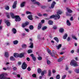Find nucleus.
<instances>
[{
  "instance_id": "obj_5",
  "label": "nucleus",
  "mask_w": 79,
  "mask_h": 79,
  "mask_svg": "<svg viewBox=\"0 0 79 79\" xmlns=\"http://www.w3.org/2000/svg\"><path fill=\"white\" fill-rule=\"evenodd\" d=\"M15 21H21V18L19 15H15Z\"/></svg>"
},
{
  "instance_id": "obj_33",
  "label": "nucleus",
  "mask_w": 79,
  "mask_h": 79,
  "mask_svg": "<svg viewBox=\"0 0 79 79\" xmlns=\"http://www.w3.org/2000/svg\"><path fill=\"white\" fill-rule=\"evenodd\" d=\"M46 62L47 64L48 65H49L51 64V62H50V61L48 60H47Z\"/></svg>"
},
{
  "instance_id": "obj_7",
  "label": "nucleus",
  "mask_w": 79,
  "mask_h": 79,
  "mask_svg": "<svg viewBox=\"0 0 79 79\" xmlns=\"http://www.w3.org/2000/svg\"><path fill=\"white\" fill-rule=\"evenodd\" d=\"M30 56L31 57L32 60L34 61H36V57L34 56V54H31Z\"/></svg>"
},
{
  "instance_id": "obj_39",
  "label": "nucleus",
  "mask_w": 79,
  "mask_h": 79,
  "mask_svg": "<svg viewBox=\"0 0 79 79\" xmlns=\"http://www.w3.org/2000/svg\"><path fill=\"white\" fill-rule=\"evenodd\" d=\"M47 27L46 26L43 27L42 28V30L43 31H44V30L47 29Z\"/></svg>"
},
{
  "instance_id": "obj_35",
  "label": "nucleus",
  "mask_w": 79,
  "mask_h": 79,
  "mask_svg": "<svg viewBox=\"0 0 79 79\" xmlns=\"http://www.w3.org/2000/svg\"><path fill=\"white\" fill-rule=\"evenodd\" d=\"M51 73L52 72H51V70H49L48 72V76H51Z\"/></svg>"
},
{
  "instance_id": "obj_41",
  "label": "nucleus",
  "mask_w": 79,
  "mask_h": 79,
  "mask_svg": "<svg viewBox=\"0 0 79 79\" xmlns=\"http://www.w3.org/2000/svg\"><path fill=\"white\" fill-rule=\"evenodd\" d=\"M56 79H60V75L58 74L56 76Z\"/></svg>"
},
{
  "instance_id": "obj_4",
  "label": "nucleus",
  "mask_w": 79,
  "mask_h": 79,
  "mask_svg": "<svg viewBox=\"0 0 79 79\" xmlns=\"http://www.w3.org/2000/svg\"><path fill=\"white\" fill-rule=\"evenodd\" d=\"M27 65L26 62H24L23 63L22 65V68L23 69H26V68H27Z\"/></svg>"
},
{
  "instance_id": "obj_12",
  "label": "nucleus",
  "mask_w": 79,
  "mask_h": 79,
  "mask_svg": "<svg viewBox=\"0 0 79 79\" xmlns=\"http://www.w3.org/2000/svg\"><path fill=\"white\" fill-rule=\"evenodd\" d=\"M29 24V23L28 22H26L24 23H23L22 25V26L23 27H25L26 26H27Z\"/></svg>"
},
{
  "instance_id": "obj_30",
  "label": "nucleus",
  "mask_w": 79,
  "mask_h": 79,
  "mask_svg": "<svg viewBox=\"0 0 79 79\" xmlns=\"http://www.w3.org/2000/svg\"><path fill=\"white\" fill-rule=\"evenodd\" d=\"M68 37V34H65L64 35L63 39H66V37Z\"/></svg>"
},
{
  "instance_id": "obj_62",
  "label": "nucleus",
  "mask_w": 79,
  "mask_h": 79,
  "mask_svg": "<svg viewBox=\"0 0 79 79\" xmlns=\"http://www.w3.org/2000/svg\"><path fill=\"white\" fill-rule=\"evenodd\" d=\"M17 69V68L16 67H15L13 68V70H16V69Z\"/></svg>"
},
{
  "instance_id": "obj_10",
  "label": "nucleus",
  "mask_w": 79,
  "mask_h": 79,
  "mask_svg": "<svg viewBox=\"0 0 79 79\" xmlns=\"http://www.w3.org/2000/svg\"><path fill=\"white\" fill-rule=\"evenodd\" d=\"M42 23H39L38 26V29L39 30L41 29L42 27Z\"/></svg>"
},
{
  "instance_id": "obj_38",
  "label": "nucleus",
  "mask_w": 79,
  "mask_h": 79,
  "mask_svg": "<svg viewBox=\"0 0 79 79\" xmlns=\"http://www.w3.org/2000/svg\"><path fill=\"white\" fill-rule=\"evenodd\" d=\"M29 28L30 30H33V29H34V27H33V26L32 25L30 26Z\"/></svg>"
},
{
  "instance_id": "obj_24",
  "label": "nucleus",
  "mask_w": 79,
  "mask_h": 79,
  "mask_svg": "<svg viewBox=\"0 0 79 79\" xmlns=\"http://www.w3.org/2000/svg\"><path fill=\"white\" fill-rule=\"evenodd\" d=\"M52 55H54V56H52V57H55V55H56V52L55 51L52 50Z\"/></svg>"
},
{
  "instance_id": "obj_49",
  "label": "nucleus",
  "mask_w": 79,
  "mask_h": 79,
  "mask_svg": "<svg viewBox=\"0 0 79 79\" xmlns=\"http://www.w3.org/2000/svg\"><path fill=\"white\" fill-rule=\"evenodd\" d=\"M53 29L54 30L56 29H57V26H54L53 27Z\"/></svg>"
},
{
  "instance_id": "obj_36",
  "label": "nucleus",
  "mask_w": 79,
  "mask_h": 79,
  "mask_svg": "<svg viewBox=\"0 0 79 79\" xmlns=\"http://www.w3.org/2000/svg\"><path fill=\"white\" fill-rule=\"evenodd\" d=\"M24 56V53H22L21 54H20L19 55V57L20 58H22V57H23Z\"/></svg>"
},
{
  "instance_id": "obj_34",
  "label": "nucleus",
  "mask_w": 79,
  "mask_h": 79,
  "mask_svg": "<svg viewBox=\"0 0 79 79\" xmlns=\"http://www.w3.org/2000/svg\"><path fill=\"white\" fill-rule=\"evenodd\" d=\"M5 56L6 57H8V56H9L8 55V52H5Z\"/></svg>"
},
{
  "instance_id": "obj_37",
  "label": "nucleus",
  "mask_w": 79,
  "mask_h": 79,
  "mask_svg": "<svg viewBox=\"0 0 79 79\" xmlns=\"http://www.w3.org/2000/svg\"><path fill=\"white\" fill-rule=\"evenodd\" d=\"M61 47V44H60L59 45L56 47H57V49H60V48Z\"/></svg>"
},
{
  "instance_id": "obj_32",
  "label": "nucleus",
  "mask_w": 79,
  "mask_h": 79,
  "mask_svg": "<svg viewBox=\"0 0 79 79\" xmlns=\"http://www.w3.org/2000/svg\"><path fill=\"white\" fill-rule=\"evenodd\" d=\"M37 72L38 73L40 74L41 73V72H42V70H41V69L40 68L38 69Z\"/></svg>"
},
{
  "instance_id": "obj_59",
  "label": "nucleus",
  "mask_w": 79,
  "mask_h": 79,
  "mask_svg": "<svg viewBox=\"0 0 79 79\" xmlns=\"http://www.w3.org/2000/svg\"><path fill=\"white\" fill-rule=\"evenodd\" d=\"M27 61H30V58H29V57H27Z\"/></svg>"
},
{
  "instance_id": "obj_28",
  "label": "nucleus",
  "mask_w": 79,
  "mask_h": 79,
  "mask_svg": "<svg viewBox=\"0 0 79 79\" xmlns=\"http://www.w3.org/2000/svg\"><path fill=\"white\" fill-rule=\"evenodd\" d=\"M10 61H15V59L13 56H11L10 57Z\"/></svg>"
},
{
  "instance_id": "obj_8",
  "label": "nucleus",
  "mask_w": 79,
  "mask_h": 79,
  "mask_svg": "<svg viewBox=\"0 0 79 79\" xmlns=\"http://www.w3.org/2000/svg\"><path fill=\"white\" fill-rule=\"evenodd\" d=\"M16 5H17V1H15L14 2L12 6V8L13 9H15L16 7Z\"/></svg>"
},
{
  "instance_id": "obj_3",
  "label": "nucleus",
  "mask_w": 79,
  "mask_h": 79,
  "mask_svg": "<svg viewBox=\"0 0 79 79\" xmlns=\"http://www.w3.org/2000/svg\"><path fill=\"white\" fill-rule=\"evenodd\" d=\"M7 74L5 73H2L0 75V79H6V78L5 77Z\"/></svg>"
},
{
  "instance_id": "obj_21",
  "label": "nucleus",
  "mask_w": 79,
  "mask_h": 79,
  "mask_svg": "<svg viewBox=\"0 0 79 79\" xmlns=\"http://www.w3.org/2000/svg\"><path fill=\"white\" fill-rule=\"evenodd\" d=\"M67 10L68 13H73V11L69 9L68 8H67Z\"/></svg>"
},
{
  "instance_id": "obj_6",
  "label": "nucleus",
  "mask_w": 79,
  "mask_h": 79,
  "mask_svg": "<svg viewBox=\"0 0 79 79\" xmlns=\"http://www.w3.org/2000/svg\"><path fill=\"white\" fill-rule=\"evenodd\" d=\"M55 5H56V2L53 1L51 4V6L49 7V8L50 9H53V8L55 7Z\"/></svg>"
},
{
  "instance_id": "obj_50",
  "label": "nucleus",
  "mask_w": 79,
  "mask_h": 79,
  "mask_svg": "<svg viewBox=\"0 0 79 79\" xmlns=\"http://www.w3.org/2000/svg\"><path fill=\"white\" fill-rule=\"evenodd\" d=\"M39 16H42V15L40 13H38L37 14Z\"/></svg>"
},
{
  "instance_id": "obj_44",
  "label": "nucleus",
  "mask_w": 79,
  "mask_h": 79,
  "mask_svg": "<svg viewBox=\"0 0 79 79\" xmlns=\"http://www.w3.org/2000/svg\"><path fill=\"white\" fill-rule=\"evenodd\" d=\"M35 4H36L37 5H40V3L39 2H34Z\"/></svg>"
},
{
  "instance_id": "obj_55",
  "label": "nucleus",
  "mask_w": 79,
  "mask_h": 79,
  "mask_svg": "<svg viewBox=\"0 0 79 79\" xmlns=\"http://www.w3.org/2000/svg\"><path fill=\"white\" fill-rule=\"evenodd\" d=\"M26 13L27 15H28V14H31V12L29 11H27L26 12Z\"/></svg>"
},
{
  "instance_id": "obj_13",
  "label": "nucleus",
  "mask_w": 79,
  "mask_h": 79,
  "mask_svg": "<svg viewBox=\"0 0 79 79\" xmlns=\"http://www.w3.org/2000/svg\"><path fill=\"white\" fill-rule=\"evenodd\" d=\"M5 23H6L7 26H10V22H9V20H6L5 21Z\"/></svg>"
},
{
  "instance_id": "obj_56",
  "label": "nucleus",
  "mask_w": 79,
  "mask_h": 79,
  "mask_svg": "<svg viewBox=\"0 0 79 79\" xmlns=\"http://www.w3.org/2000/svg\"><path fill=\"white\" fill-rule=\"evenodd\" d=\"M7 17L8 18H10V15L8 14V13H7Z\"/></svg>"
},
{
  "instance_id": "obj_48",
  "label": "nucleus",
  "mask_w": 79,
  "mask_h": 79,
  "mask_svg": "<svg viewBox=\"0 0 79 79\" xmlns=\"http://www.w3.org/2000/svg\"><path fill=\"white\" fill-rule=\"evenodd\" d=\"M66 16H71V14L68 13V12H66Z\"/></svg>"
},
{
  "instance_id": "obj_53",
  "label": "nucleus",
  "mask_w": 79,
  "mask_h": 79,
  "mask_svg": "<svg viewBox=\"0 0 79 79\" xmlns=\"http://www.w3.org/2000/svg\"><path fill=\"white\" fill-rule=\"evenodd\" d=\"M5 44L6 45H10V43L9 42H7L5 43Z\"/></svg>"
},
{
  "instance_id": "obj_46",
  "label": "nucleus",
  "mask_w": 79,
  "mask_h": 79,
  "mask_svg": "<svg viewBox=\"0 0 79 79\" xmlns=\"http://www.w3.org/2000/svg\"><path fill=\"white\" fill-rule=\"evenodd\" d=\"M66 75H63L62 77V79H65V78L66 77Z\"/></svg>"
},
{
  "instance_id": "obj_15",
  "label": "nucleus",
  "mask_w": 79,
  "mask_h": 79,
  "mask_svg": "<svg viewBox=\"0 0 79 79\" xmlns=\"http://www.w3.org/2000/svg\"><path fill=\"white\" fill-rule=\"evenodd\" d=\"M26 3V2H23L20 5V7L21 8H23L24 6H25V4Z\"/></svg>"
},
{
  "instance_id": "obj_63",
  "label": "nucleus",
  "mask_w": 79,
  "mask_h": 79,
  "mask_svg": "<svg viewBox=\"0 0 79 79\" xmlns=\"http://www.w3.org/2000/svg\"><path fill=\"white\" fill-rule=\"evenodd\" d=\"M41 23H44V22H45V20H43L41 21Z\"/></svg>"
},
{
  "instance_id": "obj_52",
  "label": "nucleus",
  "mask_w": 79,
  "mask_h": 79,
  "mask_svg": "<svg viewBox=\"0 0 79 79\" xmlns=\"http://www.w3.org/2000/svg\"><path fill=\"white\" fill-rule=\"evenodd\" d=\"M27 70L28 71H30L31 70V68L29 67L27 68Z\"/></svg>"
},
{
  "instance_id": "obj_19",
  "label": "nucleus",
  "mask_w": 79,
  "mask_h": 79,
  "mask_svg": "<svg viewBox=\"0 0 79 79\" xmlns=\"http://www.w3.org/2000/svg\"><path fill=\"white\" fill-rule=\"evenodd\" d=\"M10 15L11 17L12 18H13V19H14L15 18V15H14V14H13L12 13H10Z\"/></svg>"
},
{
  "instance_id": "obj_22",
  "label": "nucleus",
  "mask_w": 79,
  "mask_h": 79,
  "mask_svg": "<svg viewBox=\"0 0 79 79\" xmlns=\"http://www.w3.org/2000/svg\"><path fill=\"white\" fill-rule=\"evenodd\" d=\"M74 72L76 73H79V69L77 68V69H75L74 70Z\"/></svg>"
},
{
  "instance_id": "obj_57",
  "label": "nucleus",
  "mask_w": 79,
  "mask_h": 79,
  "mask_svg": "<svg viewBox=\"0 0 79 79\" xmlns=\"http://www.w3.org/2000/svg\"><path fill=\"white\" fill-rule=\"evenodd\" d=\"M70 21H73V20H74V19H73V17H71L70 18Z\"/></svg>"
},
{
  "instance_id": "obj_1",
  "label": "nucleus",
  "mask_w": 79,
  "mask_h": 79,
  "mask_svg": "<svg viewBox=\"0 0 79 79\" xmlns=\"http://www.w3.org/2000/svg\"><path fill=\"white\" fill-rule=\"evenodd\" d=\"M70 65L71 66H73L74 67L77 66H78L77 63L74 60H71L70 63Z\"/></svg>"
},
{
  "instance_id": "obj_25",
  "label": "nucleus",
  "mask_w": 79,
  "mask_h": 79,
  "mask_svg": "<svg viewBox=\"0 0 79 79\" xmlns=\"http://www.w3.org/2000/svg\"><path fill=\"white\" fill-rule=\"evenodd\" d=\"M30 44L31 45L30 46H29V48H33V45L34 44L32 42H30Z\"/></svg>"
},
{
  "instance_id": "obj_17",
  "label": "nucleus",
  "mask_w": 79,
  "mask_h": 79,
  "mask_svg": "<svg viewBox=\"0 0 79 79\" xmlns=\"http://www.w3.org/2000/svg\"><path fill=\"white\" fill-rule=\"evenodd\" d=\"M66 24L68 25L69 26H71V23L69 22V20H67L66 22Z\"/></svg>"
},
{
  "instance_id": "obj_18",
  "label": "nucleus",
  "mask_w": 79,
  "mask_h": 79,
  "mask_svg": "<svg viewBox=\"0 0 79 79\" xmlns=\"http://www.w3.org/2000/svg\"><path fill=\"white\" fill-rule=\"evenodd\" d=\"M28 19H30V20H32L33 18H32V15H29L27 16Z\"/></svg>"
},
{
  "instance_id": "obj_26",
  "label": "nucleus",
  "mask_w": 79,
  "mask_h": 79,
  "mask_svg": "<svg viewBox=\"0 0 79 79\" xmlns=\"http://www.w3.org/2000/svg\"><path fill=\"white\" fill-rule=\"evenodd\" d=\"M59 31L61 33H63V32L64 31V29L63 28H60L59 29Z\"/></svg>"
},
{
  "instance_id": "obj_29",
  "label": "nucleus",
  "mask_w": 79,
  "mask_h": 79,
  "mask_svg": "<svg viewBox=\"0 0 79 79\" xmlns=\"http://www.w3.org/2000/svg\"><path fill=\"white\" fill-rule=\"evenodd\" d=\"M22 48H26V47H27V45L25 44H23L22 45Z\"/></svg>"
},
{
  "instance_id": "obj_16",
  "label": "nucleus",
  "mask_w": 79,
  "mask_h": 79,
  "mask_svg": "<svg viewBox=\"0 0 79 79\" xmlns=\"http://www.w3.org/2000/svg\"><path fill=\"white\" fill-rule=\"evenodd\" d=\"M63 60H64V58L61 57L57 60V61L58 62H61V61H62Z\"/></svg>"
},
{
  "instance_id": "obj_2",
  "label": "nucleus",
  "mask_w": 79,
  "mask_h": 79,
  "mask_svg": "<svg viewBox=\"0 0 79 79\" xmlns=\"http://www.w3.org/2000/svg\"><path fill=\"white\" fill-rule=\"evenodd\" d=\"M56 18L57 19H60V16L58 14H56V15H52L50 16V18Z\"/></svg>"
},
{
  "instance_id": "obj_9",
  "label": "nucleus",
  "mask_w": 79,
  "mask_h": 79,
  "mask_svg": "<svg viewBox=\"0 0 79 79\" xmlns=\"http://www.w3.org/2000/svg\"><path fill=\"white\" fill-rule=\"evenodd\" d=\"M47 52H48V53H49V54H50V55L51 56H54V55H53L52 54V53H51V50H50V49H47Z\"/></svg>"
},
{
  "instance_id": "obj_23",
  "label": "nucleus",
  "mask_w": 79,
  "mask_h": 79,
  "mask_svg": "<svg viewBox=\"0 0 79 79\" xmlns=\"http://www.w3.org/2000/svg\"><path fill=\"white\" fill-rule=\"evenodd\" d=\"M63 13V12L60 10H58L57 12V15H61Z\"/></svg>"
},
{
  "instance_id": "obj_11",
  "label": "nucleus",
  "mask_w": 79,
  "mask_h": 79,
  "mask_svg": "<svg viewBox=\"0 0 79 79\" xmlns=\"http://www.w3.org/2000/svg\"><path fill=\"white\" fill-rule=\"evenodd\" d=\"M14 56L15 58H18L19 56V54L17 53H15L14 54Z\"/></svg>"
},
{
  "instance_id": "obj_58",
  "label": "nucleus",
  "mask_w": 79,
  "mask_h": 79,
  "mask_svg": "<svg viewBox=\"0 0 79 79\" xmlns=\"http://www.w3.org/2000/svg\"><path fill=\"white\" fill-rule=\"evenodd\" d=\"M43 15L44 16H48V14H44Z\"/></svg>"
},
{
  "instance_id": "obj_14",
  "label": "nucleus",
  "mask_w": 79,
  "mask_h": 79,
  "mask_svg": "<svg viewBox=\"0 0 79 79\" xmlns=\"http://www.w3.org/2000/svg\"><path fill=\"white\" fill-rule=\"evenodd\" d=\"M47 73V71L46 70H44L43 71L41 72V74L42 76H43L45 74Z\"/></svg>"
},
{
  "instance_id": "obj_64",
  "label": "nucleus",
  "mask_w": 79,
  "mask_h": 79,
  "mask_svg": "<svg viewBox=\"0 0 79 79\" xmlns=\"http://www.w3.org/2000/svg\"><path fill=\"white\" fill-rule=\"evenodd\" d=\"M12 74L13 75H16L17 74L16 73V72H14Z\"/></svg>"
},
{
  "instance_id": "obj_43",
  "label": "nucleus",
  "mask_w": 79,
  "mask_h": 79,
  "mask_svg": "<svg viewBox=\"0 0 79 79\" xmlns=\"http://www.w3.org/2000/svg\"><path fill=\"white\" fill-rule=\"evenodd\" d=\"M32 50H31V49L29 50L27 52L28 53H32Z\"/></svg>"
},
{
  "instance_id": "obj_27",
  "label": "nucleus",
  "mask_w": 79,
  "mask_h": 79,
  "mask_svg": "<svg viewBox=\"0 0 79 79\" xmlns=\"http://www.w3.org/2000/svg\"><path fill=\"white\" fill-rule=\"evenodd\" d=\"M48 23L49 24H50V25H52L53 23V22L52 20H49L48 22Z\"/></svg>"
},
{
  "instance_id": "obj_61",
  "label": "nucleus",
  "mask_w": 79,
  "mask_h": 79,
  "mask_svg": "<svg viewBox=\"0 0 79 79\" xmlns=\"http://www.w3.org/2000/svg\"><path fill=\"white\" fill-rule=\"evenodd\" d=\"M41 8L43 9H44V8H46V6H43L41 7Z\"/></svg>"
},
{
  "instance_id": "obj_20",
  "label": "nucleus",
  "mask_w": 79,
  "mask_h": 79,
  "mask_svg": "<svg viewBox=\"0 0 79 79\" xmlns=\"http://www.w3.org/2000/svg\"><path fill=\"white\" fill-rule=\"evenodd\" d=\"M12 31L14 34H16V33L17 32V31H16V30L15 28H13L12 29Z\"/></svg>"
},
{
  "instance_id": "obj_31",
  "label": "nucleus",
  "mask_w": 79,
  "mask_h": 79,
  "mask_svg": "<svg viewBox=\"0 0 79 79\" xmlns=\"http://www.w3.org/2000/svg\"><path fill=\"white\" fill-rule=\"evenodd\" d=\"M54 40H55L56 42H57V43H58L59 42V40H58V39L56 37H55L54 38Z\"/></svg>"
},
{
  "instance_id": "obj_47",
  "label": "nucleus",
  "mask_w": 79,
  "mask_h": 79,
  "mask_svg": "<svg viewBox=\"0 0 79 79\" xmlns=\"http://www.w3.org/2000/svg\"><path fill=\"white\" fill-rule=\"evenodd\" d=\"M38 60H42V58L41 57H38Z\"/></svg>"
},
{
  "instance_id": "obj_42",
  "label": "nucleus",
  "mask_w": 79,
  "mask_h": 79,
  "mask_svg": "<svg viewBox=\"0 0 79 79\" xmlns=\"http://www.w3.org/2000/svg\"><path fill=\"white\" fill-rule=\"evenodd\" d=\"M5 9L6 10H8L10 9V7L8 6H7L5 7Z\"/></svg>"
},
{
  "instance_id": "obj_54",
  "label": "nucleus",
  "mask_w": 79,
  "mask_h": 79,
  "mask_svg": "<svg viewBox=\"0 0 79 79\" xmlns=\"http://www.w3.org/2000/svg\"><path fill=\"white\" fill-rule=\"evenodd\" d=\"M32 76V77H36V75L35 74H33Z\"/></svg>"
},
{
  "instance_id": "obj_51",
  "label": "nucleus",
  "mask_w": 79,
  "mask_h": 79,
  "mask_svg": "<svg viewBox=\"0 0 79 79\" xmlns=\"http://www.w3.org/2000/svg\"><path fill=\"white\" fill-rule=\"evenodd\" d=\"M70 40H71V39L70 38V37H68L67 39V41L69 42L70 41Z\"/></svg>"
},
{
  "instance_id": "obj_45",
  "label": "nucleus",
  "mask_w": 79,
  "mask_h": 79,
  "mask_svg": "<svg viewBox=\"0 0 79 79\" xmlns=\"http://www.w3.org/2000/svg\"><path fill=\"white\" fill-rule=\"evenodd\" d=\"M72 38H73V39H75V40H77V38L76 37V36H72Z\"/></svg>"
},
{
  "instance_id": "obj_60",
  "label": "nucleus",
  "mask_w": 79,
  "mask_h": 79,
  "mask_svg": "<svg viewBox=\"0 0 79 79\" xmlns=\"http://www.w3.org/2000/svg\"><path fill=\"white\" fill-rule=\"evenodd\" d=\"M52 73H56V71H55V70L53 69L52 70Z\"/></svg>"
},
{
  "instance_id": "obj_40",
  "label": "nucleus",
  "mask_w": 79,
  "mask_h": 79,
  "mask_svg": "<svg viewBox=\"0 0 79 79\" xmlns=\"http://www.w3.org/2000/svg\"><path fill=\"white\" fill-rule=\"evenodd\" d=\"M18 41L17 40H15L14 41V44L15 45H16V44H18Z\"/></svg>"
}]
</instances>
